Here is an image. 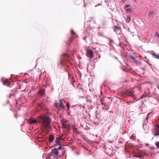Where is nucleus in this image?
Returning <instances> with one entry per match:
<instances>
[{"instance_id":"f257e3e1","label":"nucleus","mask_w":159,"mask_h":159,"mask_svg":"<svg viewBox=\"0 0 159 159\" xmlns=\"http://www.w3.org/2000/svg\"><path fill=\"white\" fill-rule=\"evenodd\" d=\"M38 122L44 129L51 128V119L48 116L41 115L38 117Z\"/></svg>"},{"instance_id":"f03ea898","label":"nucleus","mask_w":159,"mask_h":159,"mask_svg":"<svg viewBox=\"0 0 159 159\" xmlns=\"http://www.w3.org/2000/svg\"><path fill=\"white\" fill-rule=\"evenodd\" d=\"M134 91L132 90L128 89L127 90L125 94L124 97L125 98H128L130 97H132L134 99H135V96L134 94Z\"/></svg>"},{"instance_id":"7ed1b4c3","label":"nucleus","mask_w":159,"mask_h":159,"mask_svg":"<svg viewBox=\"0 0 159 159\" xmlns=\"http://www.w3.org/2000/svg\"><path fill=\"white\" fill-rule=\"evenodd\" d=\"M67 59L68 56L67 55L66 53L63 54L60 61V64L63 66L65 62L67 61Z\"/></svg>"},{"instance_id":"20e7f679","label":"nucleus","mask_w":159,"mask_h":159,"mask_svg":"<svg viewBox=\"0 0 159 159\" xmlns=\"http://www.w3.org/2000/svg\"><path fill=\"white\" fill-rule=\"evenodd\" d=\"M59 152L58 151V149H57V148H55L53 149H52V150L51 152L49 154V156H50L51 157V155L52 154V153H54L56 155V159H57L59 156Z\"/></svg>"},{"instance_id":"39448f33","label":"nucleus","mask_w":159,"mask_h":159,"mask_svg":"<svg viewBox=\"0 0 159 159\" xmlns=\"http://www.w3.org/2000/svg\"><path fill=\"white\" fill-rule=\"evenodd\" d=\"M155 134H154V136H157L159 135V125H157L155 127L154 130Z\"/></svg>"},{"instance_id":"423d86ee","label":"nucleus","mask_w":159,"mask_h":159,"mask_svg":"<svg viewBox=\"0 0 159 159\" xmlns=\"http://www.w3.org/2000/svg\"><path fill=\"white\" fill-rule=\"evenodd\" d=\"M38 120L33 118H31L29 119V122L30 124L37 123L38 122Z\"/></svg>"},{"instance_id":"0eeeda50","label":"nucleus","mask_w":159,"mask_h":159,"mask_svg":"<svg viewBox=\"0 0 159 159\" xmlns=\"http://www.w3.org/2000/svg\"><path fill=\"white\" fill-rule=\"evenodd\" d=\"M61 139L60 137H57L55 140V143L57 145H61L62 143L61 142Z\"/></svg>"},{"instance_id":"6e6552de","label":"nucleus","mask_w":159,"mask_h":159,"mask_svg":"<svg viewBox=\"0 0 159 159\" xmlns=\"http://www.w3.org/2000/svg\"><path fill=\"white\" fill-rule=\"evenodd\" d=\"M87 53L89 56L90 58H93V52L91 50H87Z\"/></svg>"},{"instance_id":"1a4fd4ad","label":"nucleus","mask_w":159,"mask_h":159,"mask_svg":"<svg viewBox=\"0 0 159 159\" xmlns=\"http://www.w3.org/2000/svg\"><path fill=\"white\" fill-rule=\"evenodd\" d=\"M59 107L62 109H64L65 107L64 105L63 104L62 101L61 99L59 100Z\"/></svg>"},{"instance_id":"9d476101","label":"nucleus","mask_w":159,"mask_h":159,"mask_svg":"<svg viewBox=\"0 0 159 159\" xmlns=\"http://www.w3.org/2000/svg\"><path fill=\"white\" fill-rule=\"evenodd\" d=\"M130 7V6L129 5H126L125 6V8L126 9V11L129 12H131L132 11L131 9L129 8Z\"/></svg>"},{"instance_id":"9b49d317","label":"nucleus","mask_w":159,"mask_h":159,"mask_svg":"<svg viewBox=\"0 0 159 159\" xmlns=\"http://www.w3.org/2000/svg\"><path fill=\"white\" fill-rule=\"evenodd\" d=\"M130 58L134 61V62L136 64L137 63V61L135 57L132 55H130L129 56Z\"/></svg>"},{"instance_id":"f8f14e48","label":"nucleus","mask_w":159,"mask_h":159,"mask_svg":"<svg viewBox=\"0 0 159 159\" xmlns=\"http://www.w3.org/2000/svg\"><path fill=\"white\" fill-rule=\"evenodd\" d=\"M10 81L6 79L5 80L3 83L5 85L8 86L10 85Z\"/></svg>"},{"instance_id":"ddd939ff","label":"nucleus","mask_w":159,"mask_h":159,"mask_svg":"<svg viewBox=\"0 0 159 159\" xmlns=\"http://www.w3.org/2000/svg\"><path fill=\"white\" fill-rule=\"evenodd\" d=\"M54 139V136L52 134L50 136L49 139L50 142H52Z\"/></svg>"},{"instance_id":"4468645a","label":"nucleus","mask_w":159,"mask_h":159,"mask_svg":"<svg viewBox=\"0 0 159 159\" xmlns=\"http://www.w3.org/2000/svg\"><path fill=\"white\" fill-rule=\"evenodd\" d=\"M73 38L71 37L66 42L67 44L68 45H69L70 44L71 42L73 39Z\"/></svg>"},{"instance_id":"2eb2a0df","label":"nucleus","mask_w":159,"mask_h":159,"mask_svg":"<svg viewBox=\"0 0 159 159\" xmlns=\"http://www.w3.org/2000/svg\"><path fill=\"white\" fill-rule=\"evenodd\" d=\"M45 90L44 89L41 90L39 92V93L41 95H43L45 94Z\"/></svg>"},{"instance_id":"dca6fc26","label":"nucleus","mask_w":159,"mask_h":159,"mask_svg":"<svg viewBox=\"0 0 159 159\" xmlns=\"http://www.w3.org/2000/svg\"><path fill=\"white\" fill-rule=\"evenodd\" d=\"M120 28L118 27L117 26H116L115 27V29L114 30V31L115 32H117L119 30H120Z\"/></svg>"},{"instance_id":"f3484780","label":"nucleus","mask_w":159,"mask_h":159,"mask_svg":"<svg viewBox=\"0 0 159 159\" xmlns=\"http://www.w3.org/2000/svg\"><path fill=\"white\" fill-rule=\"evenodd\" d=\"M157 148L159 149V142L157 141L155 143Z\"/></svg>"},{"instance_id":"a211bd4d","label":"nucleus","mask_w":159,"mask_h":159,"mask_svg":"<svg viewBox=\"0 0 159 159\" xmlns=\"http://www.w3.org/2000/svg\"><path fill=\"white\" fill-rule=\"evenodd\" d=\"M152 55L154 57L157 58L158 55L156 54L155 53H152Z\"/></svg>"},{"instance_id":"6ab92c4d","label":"nucleus","mask_w":159,"mask_h":159,"mask_svg":"<svg viewBox=\"0 0 159 159\" xmlns=\"http://www.w3.org/2000/svg\"><path fill=\"white\" fill-rule=\"evenodd\" d=\"M126 21L127 22H129L130 21V17L129 16H127Z\"/></svg>"},{"instance_id":"aec40b11","label":"nucleus","mask_w":159,"mask_h":159,"mask_svg":"<svg viewBox=\"0 0 159 159\" xmlns=\"http://www.w3.org/2000/svg\"><path fill=\"white\" fill-rule=\"evenodd\" d=\"M66 106L68 108V110L69 111H70V105L69 103V102H67L66 103Z\"/></svg>"},{"instance_id":"412c9836","label":"nucleus","mask_w":159,"mask_h":159,"mask_svg":"<svg viewBox=\"0 0 159 159\" xmlns=\"http://www.w3.org/2000/svg\"><path fill=\"white\" fill-rule=\"evenodd\" d=\"M103 105L106 107L108 105V103L107 102H104V103H103Z\"/></svg>"},{"instance_id":"4be33fe9","label":"nucleus","mask_w":159,"mask_h":159,"mask_svg":"<svg viewBox=\"0 0 159 159\" xmlns=\"http://www.w3.org/2000/svg\"><path fill=\"white\" fill-rule=\"evenodd\" d=\"M71 33L73 35L75 34V32H74V31L73 30H72L71 31Z\"/></svg>"},{"instance_id":"5701e85b","label":"nucleus","mask_w":159,"mask_h":159,"mask_svg":"<svg viewBox=\"0 0 159 159\" xmlns=\"http://www.w3.org/2000/svg\"><path fill=\"white\" fill-rule=\"evenodd\" d=\"M62 148V147L61 146H60L58 147V148L57 149H58V150H60Z\"/></svg>"},{"instance_id":"b1692460","label":"nucleus","mask_w":159,"mask_h":159,"mask_svg":"<svg viewBox=\"0 0 159 159\" xmlns=\"http://www.w3.org/2000/svg\"><path fill=\"white\" fill-rule=\"evenodd\" d=\"M135 157H139V158H141V156H135Z\"/></svg>"},{"instance_id":"393cba45","label":"nucleus","mask_w":159,"mask_h":159,"mask_svg":"<svg viewBox=\"0 0 159 159\" xmlns=\"http://www.w3.org/2000/svg\"><path fill=\"white\" fill-rule=\"evenodd\" d=\"M87 102H92V101L91 100H90V99H87Z\"/></svg>"},{"instance_id":"a878e982","label":"nucleus","mask_w":159,"mask_h":159,"mask_svg":"<svg viewBox=\"0 0 159 159\" xmlns=\"http://www.w3.org/2000/svg\"><path fill=\"white\" fill-rule=\"evenodd\" d=\"M101 102L102 104L103 105V103L104 102H103V100L102 99H101Z\"/></svg>"},{"instance_id":"bb28decb","label":"nucleus","mask_w":159,"mask_h":159,"mask_svg":"<svg viewBox=\"0 0 159 159\" xmlns=\"http://www.w3.org/2000/svg\"><path fill=\"white\" fill-rule=\"evenodd\" d=\"M103 26H105V24L104 23H103Z\"/></svg>"},{"instance_id":"cd10ccee","label":"nucleus","mask_w":159,"mask_h":159,"mask_svg":"<svg viewBox=\"0 0 159 159\" xmlns=\"http://www.w3.org/2000/svg\"><path fill=\"white\" fill-rule=\"evenodd\" d=\"M157 59H159V56H158V57H157Z\"/></svg>"},{"instance_id":"c85d7f7f","label":"nucleus","mask_w":159,"mask_h":159,"mask_svg":"<svg viewBox=\"0 0 159 159\" xmlns=\"http://www.w3.org/2000/svg\"><path fill=\"white\" fill-rule=\"evenodd\" d=\"M125 0H123V2H124Z\"/></svg>"},{"instance_id":"c756f323","label":"nucleus","mask_w":159,"mask_h":159,"mask_svg":"<svg viewBox=\"0 0 159 159\" xmlns=\"http://www.w3.org/2000/svg\"><path fill=\"white\" fill-rule=\"evenodd\" d=\"M150 113H148V115Z\"/></svg>"},{"instance_id":"7c9ffc66","label":"nucleus","mask_w":159,"mask_h":159,"mask_svg":"<svg viewBox=\"0 0 159 159\" xmlns=\"http://www.w3.org/2000/svg\"><path fill=\"white\" fill-rule=\"evenodd\" d=\"M98 34H99L100 35V34H99V33H98Z\"/></svg>"},{"instance_id":"2f4dec72","label":"nucleus","mask_w":159,"mask_h":159,"mask_svg":"<svg viewBox=\"0 0 159 159\" xmlns=\"http://www.w3.org/2000/svg\"><path fill=\"white\" fill-rule=\"evenodd\" d=\"M134 1H136V0H134Z\"/></svg>"}]
</instances>
